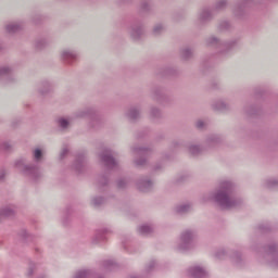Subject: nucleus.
Returning <instances> with one entry per match:
<instances>
[{
  "label": "nucleus",
  "instance_id": "nucleus-1",
  "mask_svg": "<svg viewBox=\"0 0 278 278\" xmlns=\"http://www.w3.org/2000/svg\"><path fill=\"white\" fill-rule=\"evenodd\" d=\"M213 200L219 207L226 210L242 205V199L233 197V184L231 181L222 182L219 189L213 194Z\"/></svg>",
  "mask_w": 278,
  "mask_h": 278
},
{
  "label": "nucleus",
  "instance_id": "nucleus-2",
  "mask_svg": "<svg viewBox=\"0 0 278 278\" xmlns=\"http://www.w3.org/2000/svg\"><path fill=\"white\" fill-rule=\"evenodd\" d=\"M205 42H206V47H214L215 49H217V53L224 56L229 55L230 51H233V49H236V45L238 43L237 40H232L228 42L222 41L215 36L206 38Z\"/></svg>",
  "mask_w": 278,
  "mask_h": 278
},
{
  "label": "nucleus",
  "instance_id": "nucleus-3",
  "mask_svg": "<svg viewBox=\"0 0 278 278\" xmlns=\"http://www.w3.org/2000/svg\"><path fill=\"white\" fill-rule=\"evenodd\" d=\"M15 168L24 175V177H29L33 181H38L42 177V172H40V166L37 164H25V160L21 159L15 162Z\"/></svg>",
  "mask_w": 278,
  "mask_h": 278
},
{
  "label": "nucleus",
  "instance_id": "nucleus-4",
  "mask_svg": "<svg viewBox=\"0 0 278 278\" xmlns=\"http://www.w3.org/2000/svg\"><path fill=\"white\" fill-rule=\"evenodd\" d=\"M76 118H88L90 119V127L92 129H99L101 127V116L94 109H83L75 113Z\"/></svg>",
  "mask_w": 278,
  "mask_h": 278
},
{
  "label": "nucleus",
  "instance_id": "nucleus-5",
  "mask_svg": "<svg viewBox=\"0 0 278 278\" xmlns=\"http://www.w3.org/2000/svg\"><path fill=\"white\" fill-rule=\"evenodd\" d=\"M194 240H197V230L187 229L180 235V242L178 244L179 251H190L194 249Z\"/></svg>",
  "mask_w": 278,
  "mask_h": 278
},
{
  "label": "nucleus",
  "instance_id": "nucleus-6",
  "mask_svg": "<svg viewBox=\"0 0 278 278\" xmlns=\"http://www.w3.org/2000/svg\"><path fill=\"white\" fill-rule=\"evenodd\" d=\"M261 253L273 268H278V244L273 242L262 248Z\"/></svg>",
  "mask_w": 278,
  "mask_h": 278
},
{
  "label": "nucleus",
  "instance_id": "nucleus-7",
  "mask_svg": "<svg viewBox=\"0 0 278 278\" xmlns=\"http://www.w3.org/2000/svg\"><path fill=\"white\" fill-rule=\"evenodd\" d=\"M150 92L153 101H156V103H160L161 105H167V103L173 102V96H170L164 87L155 86Z\"/></svg>",
  "mask_w": 278,
  "mask_h": 278
},
{
  "label": "nucleus",
  "instance_id": "nucleus-8",
  "mask_svg": "<svg viewBox=\"0 0 278 278\" xmlns=\"http://www.w3.org/2000/svg\"><path fill=\"white\" fill-rule=\"evenodd\" d=\"M251 1L243 0L235 5L232 14L238 21H247L249 18V8L251 7Z\"/></svg>",
  "mask_w": 278,
  "mask_h": 278
},
{
  "label": "nucleus",
  "instance_id": "nucleus-9",
  "mask_svg": "<svg viewBox=\"0 0 278 278\" xmlns=\"http://www.w3.org/2000/svg\"><path fill=\"white\" fill-rule=\"evenodd\" d=\"M215 257H217V260H227V257H230L232 264L236 266H242V254L238 251L227 252L225 249H219L215 253Z\"/></svg>",
  "mask_w": 278,
  "mask_h": 278
},
{
  "label": "nucleus",
  "instance_id": "nucleus-10",
  "mask_svg": "<svg viewBox=\"0 0 278 278\" xmlns=\"http://www.w3.org/2000/svg\"><path fill=\"white\" fill-rule=\"evenodd\" d=\"M99 157L101 162L104 164L105 168L109 170H112V168H116L117 164L116 159H114V155H112V150H103L100 154Z\"/></svg>",
  "mask_w": 278,
  "mask_h": 278
},
{
  "label": "nucleus",
  "instance_id": "nucleus-11",
  "mask_svg": "<svg viewBox=\"0 0 278 278\" xmlns=\"http://www.w3.org/2000/svg\"><path fill=\"white\" fill-rule=\"evenodd\" d=\"M129 34L132 40H140L144 36V24L140 20L134 21L130 25Z\"/></svg>",
  "mask_w": 278,
  "mask_h": 278
},
{
  "label": "nucleus",
  "instance_id": "nucleus-12",
  "mask_svg": "<svg viewBox=\"0 0 278 278\" xmlns=\"http://www.w3.org/2000/svg\"><path fill=\"white\" fill-rule=\"evenodd\" d=\"M134 153L139 155L140 157L135 161L136 166H144L147 164V155H151L152 150L151 148H144V147H135L132 148Z\"/></svg>",
  "mask_w": 278,
  "mask_h": 278
},
{
  "label": "nucleus",
  "instance_id": "nucleus-13",
  "mask_svg": "<svg viewBox=\"0 0 278 278\" xmlns=\"http://www.w3.org/2000/svg\"><path fill=\"white\" fill-rule=\"evenodd\" d=\"M0 84H2V86H8V84H14V73L10 67H0Z\"/></svg>",
  "mask_w": 278,
  "mask_h": 278
},
{
  "label": "nucleus",
  "instance_id": "nucleus-14",
  "mask_svg": "<svg viewBox=\"0 0 278 278\" xmlns=\"http://www.w3.org/2000/svg\"><path fill=\"white\" fill-rule=\"evenodd\" d=\"M215 13L216 12L214 11V9L212 7H203L199 13L200 23L202 25H205V23H210V21H212L214 18Z\"/></svg>",
  "mask_w": 278,
  "mask_h": 278
},
{
  "label": "nucleus",
  "instance_id": "nucleus-15",
  "mask_svg": "<svg viewBox=\"0 0 278 278\" xmlns=\"http://www.w3.org/2000/svg\"><path fill=\"white\" fill-rule=\"evenodd\" d=\"M85 166H86V155L84 153L77 154L72 165L73 170H75V173H78L79 175L84 173Z\"/></svg>",
  "mask_w": 278,
  "mask_h": 278
},
{
  "label": "nucleus",
  "instance_id": "nucleus-16",
  "mask_svg": "<svg viewBox=\"0 0 278 278\" xmlns=\"http://www.w3.org/2000/svg\"><path fill=\"white\" fill-rule=\"evenodd\" d=\"M137 188L140 192H151L153 190V181L147 177L140 178L137 181Z\"/></svg>",
  "mask_w": 278,
  "mask_h": 278
},
{
  "label": "nucleus",
  "instance_id": "nucleus-17",
  "mask_svg": "<svg viewBox=\"0 0 278 278\" xmlns=\"http://www.w3.org/2000/svg\"><path fill=\"white\" fill-rule=\"evenodd\" d=\"M61 58L65 64H75L77 61V52L73 50H63L61 53Z\"/></svg>",
  "mask_w": 278,
  "mask_h": 278
},
{
  "label": "nucleus",
  "instance_id": "nucleus-18",
  "mask_svg": "<svg viewBox=\"0 0 278 278\" xmlns=\"http://www.w3.org/2000/svg\"><path fill=\"white\" fill-rule=\"evenodd\" d=\"M188 275L192 278H206L207 271L201 266H194L188 269Z\"/></svg>",
  "mask_w": 278,
  "mask_h": 278
},
{
  "label": "nucleus",
  "instance_id": "nucleus-19",
  "mask_svg": "<svg viewBox=\"0 0 278 278\" xmlns=\"http://www.w3.org/2000/svg\"><path fill=\"white\" fill-rule=\"evenodd\" d=\"M141 112L142 109L140 108V105H134L128 109V111L126 112V116L127 118H129V121L136 122L138 121V118H140Z\"/></svg>",
  "mask_w": 278,
  "mask_h": 278
},
{
  "label": "nucleus",
  "instance_id": "nucleus-20",
  "mask_svg": "<svg viewBox=\"0 0 278 278\" xmlns=\"http://www.w3.org/2000/svg\"><path fill=\"white\" fill-rule=\"evenodd\" d=\"M53 90V86H51V83L49 80H43L39 84L38 92L41 94V97H47L51 91Z\"/></svg>",
  "mask_w": 278,
  "mask_h": 278
},
{
  "label": "nucleus",
  "instance_id": "nucleus-21",
  "mask_svg": "<svg viewBox=\"0 0 278 278\" xmlns=\"http://www.w3.org/2000/svg\"><path fill=\"white\" fill-rule=\"evenodd\" d=\"M223 142V138L218 135H211L206 139V146L208 149H214V147H218Z\"/></svg>",
  "mask_w": 278,
  "mask_h": 278
},
{
  "label": "nucleus",
  "instance_id": "nucleus-22",
  "mask_svg": "<svg viewBox=\"0 0 278 278\" xmlns=\"http://www.w3.org/2000/svg\"><path fill=\"white\" fill-rule=\"evenodd\" d=\"M140 14H153V4L144 0L139 7Z\"/></svg>",
  "mask_w": 278,
  "mask_h": 278
},
{
  "label": "nucleus",
  "instance_id": "nucleus-23",
  "mask_svg": "<svg viewBox=\"0 0 278 278\" xmlns=\"http://www.w3.org/2000/svg\"><path fill=\"white\" fill-rule=\"evenodd\" d=\"M229 2L227 0H216L212 9L214 12H225Z\"/></svg>",
  "mask_w": 278,
  "mask_h": 278
},
{
  "label": "nucleus",
  "instance_id": "nucleus-24",
  "mask_svg": "<svg viewBox=\"0 0 278 278\" xmlns=\"http://www.w3.org/2000/svg\"><path fill=\"white\" fill-rule=\"evenodd\" d=\"M212 108L215 112H229V104L225 103L223 100L215 101Z\"/></svg>",
  "mask_w": 278,
  "mask_h": 278
},
{
  "label": "nucleus",
  "instance_id": "nucleus-25",
  "mask_svg": "<svg viewBox=\"0 0 278 278\" xmlns=\"http://www.w3.org/2000/svg\"><path fill=\"white\" fill-rule=\"evenodd\" d=\"M106 233H110L109 229L98 230L96 232V236L93 237V244H99V242H105V240H108L105 238Z\"/></svg>",
  "mask_w": 278,
  "mask_h": 278
},
{
  "label": "nucleus",
  "instance_id": "nucleus-26",
  "mask_svg": "<svg viewBox=\"0 0 278 278\" xmlns=\"http://www.w3.org/2000/svg\"><path fill=\"white\" fill-rule=\"evenodd\" d=\"M14 216V208L12 206H4L0 208V222L4 218H12Z\"/></svg>",
  "mask_w": 278,
  "mask_h": 278
},
{
  "label": "nucleus",
  "instance_id": "nucleus-27",
  "mask_svg": "<svg viewBox=\"0 0 278 278\" xmlns=\"http://www.w3.org/2000/svg\"><path fill=\"white\" fill-rule=\"evenodd\" d=\"M194 55V50L190 47L182 48L180 50V58L185 60V62H188V60H192Z\"/></svg>",
  "mask_w": 278,
  "mask_h": 278
},
{
  "label": "nucleus",
  "instance_id": "nucleus-28",
  "mask_svg": "<svg viewBox=\"0 0 278 278\" xmlns=\"http://www.w3.org/2000/svg\"><path fill=\"white\" fill-rule=\"evenodd\" d=\"M108 184H110V176L109 175H101L98 177L97 186L100 191H103V188H108Z\"/></svg>",
  "mask_w": 278,
  "mask_h": 278
},
{
  "label": "nucleus",
  "instance_id": "nucleus-29",
  "mask_svg": "<svg viewBox=\"0 0 278 278\" xmlns=\"http://www.w3.org/2000/svg\"><path fill=\"white\" fill-rule=\"evenodd\" d=\"M43 157H45V152H42V149L36 148L33 151V160L36 164H40V162H42Z\"/></svg>",
  "mask_w": 278,
  "mask_h": 278
},
{
  "label": "nucleus",
  "instance_id": "nucleus-30",
  "mask_svg": "<svg viewBox=\"0 0 278 278\" xmlns=\"http://www.w3.org/2000/svg\"><path fill=\"white\" fill-rule=\"evenodd\" d=\"M102 266L104 270L112 271L118 268V264L112 260L103 261Z\"/></svg>",
  "mask_w": 278,
  "mask_h": 278
},
{
  "label": "nucleus",
  "instance_id": "nucleus-31",
  "mask_svg": "<svg viewBox=\"0 0 278 278\" xmlns=\"http://www.w3.org/2000/svg\"><path fill=\"white\" fill-rule=\"evenodd\" d=\"M265 188H268V190H277L278 188V180L275 178H269L265 181Z\"/></svg>",
  "mask_w": 278,
  "mask_h": 278
},
{
  "label": "nucleus",
  "instance_id": "nucleus-32",
  "mask_svg": "<svg viewBox=\"0 0 278 278\" xmlns=\"http://www.w3.org/2000/svg\"><path fill=\"white\" fill-rule=\"evenodd\" d=\"M150 116L154 119H160L162 117V111L157 106H152L150 109Z\"/></svg>",
  "mask_w": 278,
  "mask_h": 278
},
{
  "label": "nucleus",
  "instance_id": "nucleus-33",
  "mask_svg": "<svg viewBox=\"0 0 278 278\" xmlns=\"http://www.w3.org/2000/svg\"><path fill=\"white\" fill-rule=\"evenodd\" d=\"M244 112L248 116H257V114H260V110L255 108V105L245 106Z\"/></svg>",
  "mask_w": 278,
  "mask_h": 278
},
{
  "label": "nucleus",
  "instance_id": "nucleus-34",
  "mask_svg": "<svg viewBox=\"0 0 278 278\" xmlns=\"http://www.w3.org/2000/svg\"><path fill=\"white\" fill-rule=\"evenodd\" d=\"M7 31H8V34H16V31H21V25L20 24H9V25H7Z\"/></svg>",
  "mask_w": 278,
  "mask_h": 278
},
{
  "label": "nucleus",
  "instance_id": "nucleus-35",
  "mask_svg": "<svg viewBox=\"0 0 278 278\" xmlns=\"http://www.w3.org/2000/svg\"><path fill=\"white\" fill-rule=\"evenodd\" d=\"M177 214H188L190 212V204H181L176 206Z\"/></svg>",
  "mask_w": 278,
  "mask_h": 278
},
{
  "label": "nucleus",
  "instance_id": "nucleus-36",
  "mask_svg": "<svg viewBox=\"0 0 278 278\" xmlns=\"http://www.w3.org/2000/svg\"><path fill=\"white\" fill-rule=\"evenodd\" d=\"M91 203H92L93 207H101V205H103V203H105V198L96 197L91 200Z\"/></svg>",
  "mask_w": 278,
  "mask_h": 278
},
{
  "label": "nucleus",
  "instance_id": "nucleus-37",
  "mask_svg": "<svg viewBox=\"0 0 278 278\" xmlns=\"http://www.w3.org/2000/svg\"><path fill=\"white\" fill-rule=\"evenodd\" d=\"M189 152L191 153V155H201V153H203V148H201L200 146H190Z\"/></svg>",
  "mask_w": 278,
  "mask_h": 278
},
{
  "label": "nucleus",
  "instance_id": "nucleus-38",
  "mask_svg": "<svg viewBox=\"0 0 278 278\" xmlns=\"http://www.w3.org/2000/svg\"><path fill=\"white\" fill-rule=\"evenodd\" d=\"M151 231H153V228L149 225H142L139 227V233H141V236H148Z\"/></svg>",
  "mask_w": 278,
  "mask_h": 278
},
{
  "label": "nucleus",
  "instance_id": "nucleus-39",
  "mask_svg": "<svg viewBox=\"0 0 278 278\" xmlns=\"http://www.w3.org/2000/svg\"><path fill=\"white\" fill-rule=\"evenodd\" d=\"M59 123V127H61V129H68V125H71V122H68V119L61 117L58 121Z\"/></svg>",
  "mask_w": 278,
  "mask_h": 278
},
{
  "label": "nucleus",
  "instance_id": "nucleus-40",
  "mask_svg": "<svg viewBox=\"0 0 278 278\" xmlns=\"http://www.w3.org/2000/svg\"><path fill=\"white\" fill-rule=\"evenodd\" d=\"M35 47L38 51H41V49H45V47H47V39H38L35 43Z\"/></svg>",
  "mask_w": 278,
  "mask_h": 278
},
{
  "label": "nucleus",
  "instance_id": "nucleus-41",
  "mask_svg": "<svg viewBox=\"0 0 278 278\" xmlns=\"http://www.w3.org/2000/svg\"><path fill=\"white\" fill-rule=\"evenodd\" d=\"M22 240H24V242H29V240H34V236L28 235L27 230H22L20 233Z\"/></svg>",
  "mask_w": 278,
  "mask_h": 278
},
{
  "label": "nucleus",
  "instance_id": "nucleus-42",
  "mask_svg": "<svg viewBox=\"0 0 278 278\" xmlns=\"http://www.w3.org/2000/svg\"><path fill=\"white\" fill-rule=\"evenodd\" d=\"M219 29L220 31H227V29L231 28V23H229L228 21H223L219 23Z\"/></svg>",
  "mask_w": 278,
  "mask_h": 278
},
{
  "label": "nucleus",
  "instance_id": "nucleus-43",
  "mask_svg": "<svg viewBox=\"0 0 278 278\" xmlns=\"http://www.w3.org/2000/svg\"><path fill=\"white\" fill-rule=\"evenodd\" d=\"M270 226L268 224H261L258 225V231L261 233H268V231H270Z\"/></svg>",
  "mask_w": 278,
  "mask_h": 278
},
{
  "label": "nucleus",
  "instance_id": "nucleus-44",
  "mask_svg": "<svg viewBox=\"0 0 278 278\" xmlns=\"http://www.w3.org/2000/svg\"><path fill=\"white\" fill-rule=\"evenodd\" d=\"M162 31H164V26L162 24H157L154 26V28H153L154 36H160V34H162Z\"/></svg>",
  "mask_w": 278,
  "mask_h": 278
},
{
  "label": "nucleus",
  "instance_id": "nucleus-45",
  "mask_svg": "<svg viewBox=\"0 0 278 278\" xmlns=\"http://www.w3.org/2000/svg\"><path fill=\"white\" fill-rule=\"evenodd\" d=\"M181 147H184V141H181V140H174L172 142V149L174 151H177V149H181Z\"/></svg>",
  "mask_w": 278,
  "mask_h": 278
},
{
  "label": "nucleus",
  "instance_id": "nucleus-46",
  "mask_svg": "<svg viewBox=\"0 0 278 278\" xmlns=\"http://www.w3.org/2000/svg\"><path fill=\"white\" fill-rule=\"evenodd\" d=\"M178 74H179V72L175 67H166L165 68V75L175 76V75H178Z\"/></svg>",
  "mask_w": 278,
  "mask_h": 278
},
{
  "label": "nucleus",
  "instance_id": "nucleus-47",
  "mask_svg": "<svg viewBox=\"0 0 278 278\" xmlns=\"http://www.w3.org/2000/svg\"><path fill=\"white\" fill-rule=\"evenodd\" d=\"M117 188L119 190H125V188H127V180H125V178H121L117 180Z\"/></svg>",
  "mask_w": 278,
  "mask_h": 278
},
{
  "label": "nucleus",
  "instance_id": "nucleus-48",
  "mask_svg": "<svg viewBox=\"0 0 278 278\" xmlns=\"http://www.w3.org/2000/svg\"><path fill=\"white\" fill-rule=\"evenodd\" d=\"M0 149L2 151H5L7 153H10V151H12V146L8 142H3L2 144H0Z\"/></svg>",
  "mask_w": 278,
  "mask_h": 278
},
{
  "label": "nucleus",
  "instance_id": "nucleus-49",
  "mask_svg": "<svg viewBox=\"0 0 278 278\" xmlns=\"http://www.w3.org/2000/svg\"><path fill=\"white\" fill-rule=\"evenodd\" d=\"M34 270H36V264H34L33 262H30V263H29V268H28L27 276H28V277H33V276H34Z\"/></svg>",
  "mask_w": 278,
  "mask_h": 278
},
{
  "label": "nucleus",
  "instance_id": "nucleus-50",
  "mask_svg": "<svg viewBox=\"0 0 278 278\" xmlns=\"http://www.w3.org/2000/svg\"><path fill=\"white\" fill-rule=\"evenodd\" d=\"M154 268H155V261H151L149 265L146 267V274L149 275V273H151V270H153Z\"/></svg>",
  "mask_w": 278,
  "mask_h": 278
},
{
  "label": "nucleus",
  "instance_id": "nucleus-51",
  "mask_svg": "<svg viewBox=\"0 0 278 278\" xmlns=\"http://www.w3.org/2000/svg\"><path fill=\"white\" fill-rule=\"evenodd\" d=\"M68 155V148H63V150L60 153V160H64Z\"/></svg>",
  "mask_w": 278,
  "mask_h": 278
},
{
  "label": "nucleus",
  "instance_id": "nucleus-52",
  "mask_svg": "<svg viewBox=\"0 0 278 278\" xmlns=\"http://www.w3.org/2000/svg\"><path fill=\"white\" fill-rule=\"evenodd\" d=\"M195 127L197 129H203L205 127V122L199 119L197 123H195Z\"/></svg>",
  "mask_w": 278,
  "mask_h": 278
},
{
  "label": "nucleus",
  "instance_id": "nucleus-53",
  "mask_svg": "<svg viewBox=\"0 0 278 278\" xmlns=\"http://www.w3.org/2000/svg\"><path fill=\"white\" fill-rule=\"evenodd\" d=\"M149 135V129H143L141 130L138 135H137V138H144V136H148Z\"/></svg>",
  "mask_w": 278,
  "mask_h": 278
},
{
  "label": "nucleus",
  "instance_id": "nucleus-54",
  "mask_svg": "<svg viewBox=\"0 0 278 278\" xmlns=\"http://www.w3.org/2000/svg\"><path fill=\"white\" fill-rule=\"evenodd\" d=\"M4 180H5V169L1 168L0 169V184H1V181H4Z\"/></svg>",
  "mask_w": 278,
  "mask_h": 278
},
{
  "label": "nucleus",
  "instance_id": "nucleus-55",
  "mask_svg": "<svg viewBox=\"0 0 278 278\" xmlns=\"http://www.w3.org/2000/svg\"><path fill=\"white\" fill-rule=\"evenodd\" d=\"M160 168H162V165H161V164H157V165L154 167V170H160Z\"/></svg>",
  "mask_w": 278,
  "mask_h": 278
},
{
  "label": "nucleus",
  "instance_id": "nucleus-56",
  "mask_svg": "<svg viewBox=\"0 0 278 278\" xmlns=\"http://www.w3.org/2000/svg\"><path fill=\"white\" fill-rule=\"evenodd\" d=\"M68 214H71V206L66 207V216H68Z\"/></svg>",
  "mask_w": 278,
  "mask_h": 278
},
{
  "label": "nucleus",
  "instance_id": "nucleus-57",
  "mask_svg": "<svg viewBox=\"0 0 278 278\" xmlns=\"http://www.w3.org/2000/svg\"><path fill=\"white\" fill-rule=\"evenodd\" d=\"M63 225H68V223L66 222V218L63 219Z\"/></svg>",
  "mask_w": 278,
  "mask_h": 278
},
{
  "label": "nucleus",
  "instance_id": "nucleus-58",
  "mask_svg": "<svg viewBox=\"0 0 278 278\" xmlns=\"http://www.w3.org/2000/svg\"><path fill=\"white\" fill-rule=\"evenodd\" d=\"M179 181H184V176H181L179 179H178V182Z\"/></svg>",
  "mask_w": 278,
  "mask_h": 278
},
{
  "label": "nucleus",
  "instance_id": "nucleus-59",
  "mask_svg": "<svg viewBox=\"0 0 278 278\" xmlns=\"http://www.w3.org/2000/svg\"><path fill=\"white\" fill-rule=\"evenodd\" d=\"M129 2H131V0H125V3H129Z\"/></svg>",
  "mask_w": 278,
  "mask_h": 278
},
{
  "label": "nucleus",
  "instance_id": "nucleus-60",
  "mask_svg": "<svg viewBox=\"0 0 278 278\" xmlns=\"http://www.w3.org/2000/svg\"><path fill=\"white\" fill-rule=\"evenodd\" d=\"M39 278H45V276H41V277H39Z\"/></svg>",
  "mask_w": 278,
  "mask_h": 278
}]
</instances>
